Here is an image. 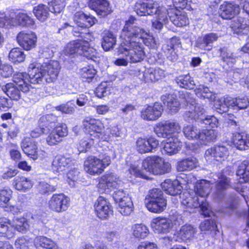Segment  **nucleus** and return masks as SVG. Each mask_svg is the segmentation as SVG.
I'll return each mask as SVG.
<instances>
[{"instance_id": "obj_4", "label": "nucleus", "mask_w": 249, "mask_h": 249, "mask_svg": "<svg viewBox=\"0 0 249 249\" xmlns=\"http://www.w3.org/2000/svg\"><path fill=\"white\" fill-rule=\"evenodd\" d=\"M236 175L240 177V179L236 184L231 185L229 178L223 175L218 177L216 182L214 195L218 199H222L225 196L226 191L230 187L234 188L237 192L241 193L247 188L244 183L249 180V161L245 160L238 164Z\"/></svg>"}, {"instance_id": "obj_27", "label": "nucleus", "mask_w": 249, "mask_h": 249, "mask_svg": "<svg viewBox=\"0 0 249 249\" xmlns=\"http://www.w3.org/2000/svg\"><path fill=\"white\" fill-rule=\"evenodd\" d=\"M17 40L19 45L24 50H30L36 46L37 37L33 32H20L17 36Z\"/></svg>"}, {"instance_id": "obj_8", "label": "nucleus", "mask_w": 249, "mask_h": 249, "mask_svg": "<svg viewBox=\"0 0 249 249\" xmlns=\"http://www.w3.org/2000/svg\"><path fill=\"white\" fill-rule=\"evenodd\" d=\"M124 33L127 35L135 37L138 41L141 42L150 48L154 49L157 47V44L153 36L139 27L136 18L133 17H130L125 21Z\"/></svg>"}, {"instance_id": "obj_39", "label": "nucleus", "mask_w": 249, "mask_h": 249, "mask_svg": "<svg viewBox=\"0 0 249 249\" xmlns=\"http://www.w3.org/2000/svg\"><path fill=\"white\" fill-rule=\"evenodd\" d=\"M179 43V40L177 38H172L168 44L163 46V49L167 59L172 62L176 61L178 58V55L175 52V45Z\"/></svg>"}, {"instance_id": "obj_19", "label": "nucleus", "mask_w": 249, "mask_h": 249, "mask_svg": "<svg viewBox=\"0 0 249 249\" xmlns=\"http://www.w3.org/2000/svg\"><path fill=\"white\" fill-rule=\"evenodd\" d=\"M197 232L196 227L191 224H185L174 234V239L176 242H187L195 239Z\"/></svg>"}, {"instance_id": "obj_57", "label": "nucleus", "mask_w": 249, "mask_h": 249, "mask_svg": "<svg viewBox=\"0 0 249 249\" xmlns=\"http://www.w3.org/2000/svg\"><path fill=\"white\" fill-rule=\"evenodd\" d=\"M62 156L57 155L54 158L52 162V170L55 174L60 173L62 171Z\"/></svg>"}, {"instance_id": "obj_10", "label": "nucleus", "mask_w": 249, "mask_h": 249, "mask_svg": "<svg viewBox=\"0 0 249 249\" xmlns=\"http://www.w3.org/2000/svg\"><path fill=\"white\" fill-rule=\"evenodd\" d=\"M13 222L6 217L0 218V236L10 239L15 236L16 231L24 232L29 228L28 222L24 217L17 218Z\"/></svg>"}, {"instance_id": "obj_49", "label": "nucleus", "mask_w": 249, "mask_h": 249, "mask_svg": "<svg viewBox=\"0 0 249 249\" xmlns=\"http://www.w3.org/2000/svg\"><path fill=\"white\" fill-rule=\"evenodd\" d=\"M183 132L185 137L188 139L199 140L200 130L196 126L188 125L183 128Z\"/></svg>"}, {"instance_id": "obj_48", "label": "nucleus", "mask_w": 249, "mask_h": 249, "mask_svg": "<svg viewBox=\"0 0 249 249\" xmlns=\"http://www.w3.org/2000/svg\"><path fill=\"white\" fill-rule=\"evenodd\" d=\"M112 89L113 88L110 83L104 82L96 88L95 92L97 97L101 98L110 94Z\"/></svg>"}, {"instance_id": "obj_37", "label": "nucleus", "mask_w": 249, "mask_h": 249, "mask_svg": "<svg viewBox=\"0 0 249 249\" xmlns=\"http://www.w3.org/2000/svg\"><path fill=\"white\" fill-rule=\"evenodd\" d=\"M34 244L36 249H58L54 242L45 236L36 237Z\"/></svg>"}, {"instance_id": "obj_11", "label": "nucleus", "mask_w": 249, "mask_h": 249, "mask_svg": "<svg viewBox=\"0 0 249 249\" xmlns=\"http://www.w3.org/2000/svg\"><path fill=\"white\" fill-rule=\"evenodd\" d=\"M249 105V100L246 97L233 98L225 96L215 100L213 106L217 112L222 114L228 111L229 108L239 110L246 108Z\"/></svg>"}, {"instance_id": "obj_61", "label": "nucleus", "mask_w": 249, "mask_h": 249, "mask_svg": "<svg viewBox=\"0 0 249 249\" xmlns=\"http://www.w3.org/2000/svg\"><path fill=\"white\" fill-rule=\"evenodd\" d=\"M107 132L108 135V139L102 140L103 142H108L111 140L112 137H118L120 136V130L117 125L107 128L104 132Z\"/></svg>"}, {"instance_id": "obj_44", "label": "nucleus", "mask_w": 249, "mask_h": 249, "mask_svg": "<svg viewBox=\"0 0 249 249\" xmlns=\"http://www.w3.org/2000/svg\"><path fill=\"white\" fill-rule=\"evenodd\" d=\"M197 160L196 158H187L178 162L177 170L180 172L191 170L197 166Z\"/></svg>"}, {"instance_id": "obj_34", "label": "nucleus", "mask_w": 249, "mask_h": 249, "mask_svg": "<svg viewBox=\"0 0 249 249\" xmlns=\"http://www.w3.org/2000/svg\"><path fill=\"white\" fill-rule=\"evenodd\" d=\"M218 38V36L215 34H207L203 37L197 39L196 46L203 50L210 51L213 47V43L216 41Z\"/></svg>"}, {"instance_id": "obj_14", "label": "nucleus", "mask_w": 249, "mask_h": 249, "mask_svg": "<svg viewBox=\"0 0 249 249\" xmlns=\"http://www.w3.org/2000/svg\"><path fill=\"white\" fill-rule=\"evenodd\" d=\"M144 203L147 209L155 213H160L163 211L167 204L162 192L158 188L153 189L149 191Z\"/></svg>"}, {"instance_id": "obj_2", "label": "nucleus", "mask_w": 249, "mask_h": 249, "mask_svg": "<svg viewBox=\"0 0 249 249\" xmlns=\"http://www.w3.org/2000/svg\"><path fill=\"white\" fill-rule=\"evenodd\" d=\"M58 67L57 61L46 59L40 63L34 60L29 66L28 73L18 72L14 74L13 81L16 86L9 83L2 89L12 100L18 101L21 97V91H29L31 88L30 83L39 84L43 80L48 83L53 82L58 76Z\"/></svg>"}, {"instance_id": "obj_29", "label": "nucleus", "mask_w": 249, "mask_h": 249, "mask_svg": "<svg viewBox=\"0 0 249 249\" xmlns=\"http://www.w3.org/2000/svg\"><path fill=\"white\" fill-rule=\"evenodd\" d=\"M151 227L156 233H167L172 230V225L168 218L158 217L153 219Z\"/></svg>"}, {"instance_id": "obj_43", "label": "nucleus", "mask_w": 249, "mask_h": 249, "mask_svg": "<svg viewBox=\"0 0 249 249\" xmlns=\"http://www.w3.org/2000/svg\"><path fill=\"white\" fill-rule=\"evenodd\" d=\"M62 140V126H56L47 138L46 141L50 145H54Z\"/></svg>"}, {"instance_id": "obj_25", "label": "nucleus", "mask_w": 249, "mask_h": 249, "mask_svg": "<svg viewBox=\"0 0 249 249\" xmlns=\"http://www.w3.org/2000/svg\"><path fill=\"white\" fill-rule=\"evenodd\" d=\"M55 116L52 114H48L46 116L41 117L39 120V127L36 128L31 132L30 135L33 138H37L39 137L42 133L47 134L50 131V129L48 128L49 125L51 127L54 126V122H50V120H55Z\"/></svg>"}, {"instance_id": "obj_13", "label": "nucleus", "mask_w": 249, "mask_h": 249, "mask_svg": "<svg viewBox=\"0 0 249 249\" xmlns=\"http://www.w3.org/2000/svg\"><path fill=\"white\" fill-rule=\"evenodd\" d=\"M64 52L66 54L77 53L91 60L96 58L97 54L96 50L89 46L88 41L84 40L70 42L67 45Z\"/></svg>"}, {"instance_id": "obj_7", "label": "nucleus", "mask_w": 249, "mask_h": 249, "mask_svg": "<svg viewBox=\"0 0 249 249\" xmlns=\"http://www.w3.org/2000/svg\"><path fill=\"white\" fill-rule=\"evenodd\" d=\"M179 101L176 98L175 95L171 94H165L161 97L163 103L167 107L171 113H176L179 110L180 106V102L185 106H190L189 110L186 112L191 111L195 112L193 106H201L196 103L195 99L187 91L179 92Z\"/></svg>"}, {"instance_id": "obj_22", "label": "nucleus", "mask_w": 249, "mask_h": 249, "mask_svg": "<svg viewBox=\"0 0 249 249\" xmlns=\"http://www.w3.org/2000/svg\"><path fill=\"white\" fill-rule=\"evenodd\" d=\"M74 20L77 24L78 27L74 29V36H78L76 34H83V32H80L79 28L85 29L89 28L93 25L96 22V19L91 16H88L85 13L79 12H77L74 16Z\"/></svg>"}, {"instance_id": "obj_41", "label": "nucleus", "mask_w": 249, "mask_h": 249, "mask_svg": "<svg viewBox=\"0 0 249 249\" xmlns=\"http://www.w3.org/2000/svg\"><path fill=\"white\" fill-rule=\"evenodd\" d=\"M120 213L124 215L130 214L133 210V205L130 197H124L123 200L117 203Z\"/></svg>"}, {"instance_id": "obj_52", "label": "nucleus", "mask_w": 249, "mask_h": 249, "mask_svg": "<svg viewBox=\"0 0 249 249\" xmlns=\"http://www.w3.org/2000/svg\"><path fill=\"white\" fill-rule=\"evenodd\" d=\"M95 142H97L95 140L89 135L80 141L77 146L78 150L80 152H86Z\"/></svg>"}, {"instance_id": "obj_30", "label": "nucleus", "mask_w": 249, "mask_h": 249, "mask_svg": "<svg viewBox=\"0 0 249 249\" xmlns=\"http://www.w3.org/2000/svg\"><path fill=\"white\" fill-rule=\"evenodd\" d=\"M89 6L101 16H105L111 12V8L107 0H89Z\"/></svg>"}, {"instance_id": "obj_38", "label": "nucleus", "mask_w": 249, "mask_h": 249, "mask_svg": "<svg viewBox=\"0 0 249 249\" xmlns=\"http://www.w3.org/2000/svg\"><path fill=\"white\" fill-rule=\"evenodd\" d=\"M116 43V36L110 31L104 33L102 41V46L105 51L113 49Z\"/></svg>"}, {"instance_id": "obj_5", "label": "nucleus", "mask_w": 249, "mask_h": 249, "mask_svg": "<svg viewBox=\"0 0 249 249\" xmlns=\"http://www.w3.org/2000/svg\"><path fill=\"white\" fill-rule=\"evenodd\" d=\"M135 11L140 16H154L152 21L153 28L160 30L168 21V12L166 8L159 5V3L151 0L140 1L135 5Z\"/></svg>"}, {"instance_id": "obj_35", "label": "nucleus", "mask_w": 249, "mask_h": 249, "mask_svg": "<svg viewBox=\"0 0 249 249\" xmlns=\"http://www.w3.org/2000/svg\"><path fill=\"white\" fill-rule=\"evenodd\" d=\"M34 182L31 179L24 176H17L13 181V185L15 188L23 192L30 190Z\"/></svg>"}, {"instance_id": "obj_46", "label": "nucleus", "mask_w": 249, "mask_h": 249, "mask_svg": "<svg viewBox=\"0 0 249 249\" xmlns=\"http://www.w3.org/2000/svg\"><path fill=\"white\" fill-rule=\"evenodd\" d=\"M178 85L186 89H193L195 87V83L189 74L179 75L176 78Z\"/></svg>"}, {"instance_id": "obj_31", "label": "nucleus", "mask_w": 249, "mask_h": 249, "mask_svg": "<svg viewBox=\"0 0 249 249\" xmlns=\"http://www.w3.org/2000/svg\"><path fill=\"white\" fill-rule=\"evenodd\" d=\"M21 147L24 153L34 160L37 159V146L36 142L30 138H25L23 139Z\"/></svg>"}, {"instance_id": "obj_53", "label": "nucleus", "mask_w": 249, "mask_h": 249, "mask_svg": "<svg viewBox=\"0 0 249 249\" xmlns=\"http://www.w3.org/2000/svg\"><path fill=\"white\" fill-rule=\"evenodd\" d=\"M195 92L196 96L201 98L213 100L215 98L214 94L209 88L202 85H200L195 90Z\"/></svg>"}, {"instance_id": "obj_26", "label": "nucleus", "mask_w": 249, "mask_h": 249, "mask_svg": "<svg viewBox=\"0 0 249 249\" xmlns=\"http://www.w3.org/2000/svg\"><path fill=\"white\" fill-rule=\"evenodd\" d=\"M236 1L235 0L233 2H225L220 5L219 13L222 18L231 19L239 14L240 8Z\"/></svg>"}, {"instance_id": "obj_15", "label": "nucleus", "mask_w": 249, "mask_h": 249, "mask_svg": "<svg viewBox=\"0 0 249 249\" xmlns=\"http://www.w3.org/2000/svg\"><path fill=\"white\" fill-rule=\"evenodd\" d=\"M181 131L179 123L173 119L163 120L157 123L154 127V132L158 137L169 138L175 136Z\"/></svg>"}, {"instance_id": "obj_45", "label": "nucleus", "mask_w": 249, "mask_h": 249, "mask_svg": "<svg viewBox=\"0 0 249 249\" xmlns=\"http://www.w3.org/2000/svg\"><path fill=\"white\" fill-rule=\"evenodd\" d=\"M133 235L136 238L144 239L148 235L149 231L148 228L144 224H134L132 227Z\"/></svg>"}, {"instance_id": "obj_56", "label": "nucleus", "mask_w": 249, "mask_h": 249, "mask_svg": "<svg viewBox=\"0 0 249 249\" xmlns=\"http://www.w3.org/2000/svg\"><path fill=\"white\" fill-rule=\"evenodd\" d=\"M38 189L41 194H46L55 191V186L46 182H40L38 186Z\"/></svg>"}, {"instance_id": "obj_59", "label": "nucleus", "mask_w": 249, "mask_h": 249, "mask_svg": "<svg viewBox=\"0 0 249 249\" xmlns=\"http://www.w3.org/2000/svg\"><path fill=\"white\" fill-rule=\"evenodd\" d=\"M215 222L212 220H206L201 222L199 228L201 231H214L216 229Z\"/></svg>"}, {"instance_id": "obj_18", "label": "nucleus", "mask_w": 249, "mask_h": 249, "mask_svg": "<svg viewBox=\"0 0 249 249\" xmlns=\"http://www.w3.org/2000/svg\"><path fill=\"white\" fill-rule=\"evenodd\" d=\"M229 154L227 147L223 145H216L206 151L205 158L209 163L215 161L222 162L227 158Z\"/></svg>"}, {"instance_id": "obj_58", "label": "nucleus", "mask_w": 249, "mask_h": 249, "mask_svg": "<svg viewBox=\"0 0 249 249\" xmlns=\"http://www.w3.org/2000/svg\"><path fill=\"white\" fill-rule=\"evenodd\" d=\"M168 218L172 225V228L174 226H178L183 223L182 216L177 212L170 214Z\"/></svg>"}, {"instance_id": "obj_51", "label": "nucleus", "mask_w": 249, "mask_h": 249, "mask_svg": "<svg viewBox=\"0 0 249 249\" xmlns=\"http://www.w3.org/2000/svg\"><path fill=\"white\" fill-rule=\"evenodd\" d=\"M50 208L53 211L59 212L62 207V194H54L49 202Z\"/></svg>"}, {"instance_id": "obj_9", "label": "nucleus", "mask_w": 249, "mask_h": 249, "mask_svg": "<svg viewBox=\"0 0 249 249\" xmlns=\"http://www.w3.org/2000/svg\"><path fill=\"white\" fill-rule=\"evenodd\" d=\"M120 183V180L114 174L105 175L102 177L99 180V183L97 185L98 191L101 194L108 193L110 190L114 189V191L112 194V196L117 203L123 200L124 197H129L123 190L117 188Z\"/></svg>"}, {"instance_id": "obj_16", "label": "nucleus", "mask_w": 249, "mask_h": 249, "mask_svg": "<svg viewBox=\"0 0 249 249\" xmlns=\"http://www.w3.org/2000/svg\"><path fill=\"white\" fill-rule=\"evenodd\" d=\"M142 166L147 171L154 175H163L171 170V164L168 162L156 156L147 157L143 160Z\"/></svg>"}, {"instance_id": "obj_60", "label": "nucleus", "mask_w": 249, "mask_h": 249, "mask_svg": "<svg viewBox=\"0 0 249 249\" xmlns=\"http://www.w3.org/2000/svg\"><path fill=\"white\" fill-rule=\"evenodd\" d=\"M12 26V18L11 14L7 17L3 12H0V27L8 28Z\"/></svg>"}, {"instance_id": "obj_63", "label": "nucleus", "mask_w": 249, "mask_h": 249, "mask_svg": "<svg viewBox=\"0 0 249 249\" xmlns=\"http://www.w3.org/2000/svg\"><path fill=\"white\" fill-rule=\"evenodd\" d=\"M15 247L19 249H29V242L24 237L18 238L15 243Z\"/></svg>"}, {"instance_id": "obj_28", "label": "nucleus", "mask_w": 249, "mask_h": 249, "mask_svg": "<svg viewBox=\"0 0 249 249\" xmlns=\"http://www.w3.org/2000/svg\"><path fill=\"white\" fill-rule=\"evenodd\" d=\"M220 56L224 62L228 64L234 63L239 56H241L242 53H249V43L246 44L242 48V49L238 53H231L227 48L223 47L219 49Z\"/></svg>"}, {"instance_id": "obj_23", "label": "nucleus", "mask_w": 249, "mask_h": 249, "mask_svg": "<svg viewBox=\"0 0 249 249\" xmlns=\"http://www.w3.org/2000/svg\"><path fill=\"white\" fill-rule=\"evenodd\" d=\"M163 110L160 103H155L143 108L141 112V117L144 120L155 121L161 116Z\"/></svg>"}, {"instance_id": "obj_36", "label": "nucleus", "mask_w": 249, "mask_h": 249, "mask_svg": "<svg viewBox=\"0 0 249 249\" xmlns=\"http://www.w3.org/2000/svg\"><path fill=\"white\" fill-rule=\"evenodd\" d=\"M231 26L238 34L247 35L249 32L248 20L241 17L232 21Z\"/></svg>"}, {"instance_id": "obj_32", "label": "nucleus", "mask_w": 249, "mask_h": 249, "mask_svg": "<svg viewBox=\"0 0 249 249\" xmlns=\"http://www.w3.org/2000/svg\"><path fill=\"white\" fill-rule=\"evenodd\" d=\"M182 146V142L176 136L167 138L163 150L166 154L172 155L178 153Z\"/></svg>"}, {"instance_id": "obj_55", "label": "nucleus", "mask_w": 249, "mask_h": 249, "mask_svg": "<svg viewBox=\"0 0 249 249\" xmlns=\"http://www.w3.org/2000/svg\"><path fill=\"white\" fill-rule=\"evenodd\" d=\"M80 73L82 78L86 79L85 81L89 83L94 78L96 71L92 66H88L82 68Z\"/></svg>"}, {"instance_id": "obj_21", "label": "nucleus", "mask_w": 249, "mask_h": 249, "mask_svg": "<svg viewBox=\"0 0 249 249\" xmlns=\"http://www.w3.org/2000/svg\"><path fill=\"white\" fill-rule=\"evenodd\" d=\"M94 207L96 215L101 219H106L112 214V206L103 196L98 198Z\"/></svg>"}, {"instance_id": "obj_42", "label": "nucleus", "mask_w": 249, "mask_h": 249, "mask_svg": "<svg viewBox=\"0 0 249 249\" xmlns=\"http://www.w3.org/2000/svg\"><path fill=\"white\" fill-rule=\"evenodd\" d=\"M50 9L46 5L41 4L35 6L33 13L37 19L41 22L45 21L49 16Z\"/></svg>"}, {"instance_id": "obj_50", "label": "nucleus", "mask_w": 249, "mask_h": 249, "mask_svg": "<svg viewBox=\"0 0 249 249\" xmlns=\"http://www.w3.org/2000/svg\"><path fill=\"white\" fill-rule=\"evenodd\" d=\"M170 20L176 26L182 27L188 24V18L185 14L181 13L180 12L174 14L169 17Z\"/></svg>"}, {"instance_id": "obj_47", "label": "nucleus", "mask_w": 249, "mask_h": 249, "mask_svg": "<svg viewBox=\"0 0 249 249\" xmlns=\"http://www.w3.org/2000/svg\"><path fill=\"white\" fill-rule=\"evenodd\" d=\"M25 54L22 50L19 48H13L9 53V59L15 64H18L24 61Z\"/></svg>"}, {"instance_id": "obj_12", "label": "nucleus", "mask_w": 249, "mask_h": 249, "mask_svg": "<svg viewBox=\"0 0 249 249\" xmlns=\"http://www.w3.org/2000/svg\"><path fill=\"white\" fill-rule=\"evenodd\" d=\"M113 157L112 151H108L99 156V158L96 157H89L84 162L85 171L91 175L101 174L104 169L110 163V155Z\"/></svg>"}, {"instance_id": "obj_33", "label": "nucleus", "mask_w": 249, "mask_h": 249, "mask_svg": "<svg viewBox=\"0 0 249 249\" xmlns=\"http://www.w3.org/2000/svg\"><path fill=\"white\" fill-rule=\"evenodd\" d=\"M12 18V26L21 25L22 26H31L34 24L35 21L33 18L24 13H11Z\"/></svg>"}, {"instance_id": "obj_1", "label": "nucleus", "mask_w": 249, "mask_h": 249, "mask_svg": "<svg viewBox=\"0 0 249 249\" xmlns=\"http://www.w3.org/2000/svg\"><path fill=\"white\" fill-rule=\"evenodd\" d=\"M181 178L182 180L166 179L161 183V187L169 195H180L185 211L191 213L194 209L200 208L201 214L210 217L213 212L205 197L212 188L210 182L205 179L196 181L192 174L183 175Z\"/></svg>"}, {"instance_id": "obj_24", "label": "nucleus", "mask_w": 249, "mask_h": 249, "mask_svg": "<svg viewBox=\"0 0 249 249\" xmlns=\"http://www.w3.org/2000/svg\"><path fill=\"white\" fill-rule=\"evenodd\" d=\"M139 76L142 80L146 82H154L158 81L165 76L164 71L160 68H142L139 71Z\"/></svg>"}, {"instance_id": "obj_20", "label": "nucleus", "mask_w": 249, "mask_h": 249, "mask_svg": "<svg viewBox=\"0 0 249 249\" xmlns=\"http://www.w3.org/2000/svg\"><path fill=\"white\" fill-rule=\"evenodd\" d=\"M159 144V141L155 137L139 138L136 142V149L141 154L153 152Z\"/></svg>"}, {"instance_id": "obj_64", "label": "nucleus", "mask_w": 249, "mask_h": 249, "mask_svg": "<svg viewBox=\"0 0 249 249\" xmlns=\"http://www.w3.org/2000/svg\"><path fill=\"white\" fill-rule=\"evenodd\" d=\"M13 73V68L9 65L0 66V75L5 78L9 77Z\"/></svg>"}, {"instance_id": "obj_3", "label": "nucleus", "mask_w": 249, "mask_h": 249, "mask_svg": "<svg viewBox=\"0 0 249 249\" xmlns=\"http://www.w3.org/2000/svg\"><path fill=\"white\" fill-rule=\"evenodd\" d=\"M194 107L195 112L191 111L185 112L183 116L185 120L188 122L199 120L202 124L209 125L211 129L207 128L200 131L198 141L203 145L214 142L217 137V132L214 128L218 126V119L213 115L205 116L204 115L205 110L202 106H193Z\"/></svg>"}, {"instance_id": "obj_17", "label": "nucleus", "mask_w": 249, "mask_h": 249, "mask_svg": "<svg viewBox=\"0 0 249 249\" xmlns=\"http://www.w3.org/2000/svg\"><path fill=\"white\" fill-rule=\"evenodd\" d=\"M83 124L86 132L91 137L93 138L96 142L108 139L107 131H102L105 127L101 120L87 118L83 121Z\"/></svg>"}, {"instance_id": "obj_6", "label": "nucleus", "mask_w": 249, "mask_h": 249, "mask_svg": "<svg viewBox=\"0 0 249 249\" xmlns=\"http://www.w3.org/2000/svg\"><path fill=\"white\" fill-rule=\"evenodd\" d=\"M126 34L124 33V26L121 35L122 41L119 48V53L127 56L131 63L141 62L145 54L143 44L138 41L135 37Z\"/></svg>"}, {"instance_id": "obj_62", "label": "nucleus", "mask_w": 249, "mask_h": 249, "mask_svg": "<svg viewBox=\"0 0 249 249\" xmlns=\"http://www.w3.org/2000/svg\"><path fill=\"white\" fill-rule=\"evenodd\" d=\"M79 173V172L78 170H76L73 169L72 170H71L67 173V180L68 184L70 186L72 187H73L75 185V181L77 179V176Z\"/></svg>"}, {"instance_id": "obj_40", "label": "nucleus", "mask_w": 249, "mask_h": 249, "mask_svg": "<svg viewBox=\"0 0 249 249\" xmlns=\"http://www.w3.org/2000/svg\"><path fill=\"white\" fill-rule=\"evenodd\" d=\"M248 135L245 133H236L233 134L232 142L234 145L241 150H245L249 146Z\"/></svg>"}, {"instance_id": "obj_54", "label": "nucleus", "mask_w": 249, "mask_h": 249, "mask_svg": "<svg viewBox=\"0 0 249 249\" xmlns=\"http://www.w3.org/2000/svg\"><path fill=\"white\" fill-rule=\"evenodd\" d=\"M12 193V191L9 188L0 190V207L5 208L8 206Z\"/></svg>"}]
</instances>
